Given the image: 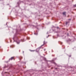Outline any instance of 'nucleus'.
<instances>
[{"mask_svg": "<svg viewBox=\"0 0 76 76\" xmlns=\"http://www.w3.org/2000/svg\"><path fill=\"white\" fill-rule=\"evenodd\" d=\"M14 57H11V58L9 59V60H13V59Z\"/></svg>", "mask_w": 76, "mask_h": 76, "instance_id": "obj_1", "label": "nucleus"}, {"mask_svg": "<svg viewBox=\"0 0 76 76\" xmlns=\"http://www.w3.org/2000/svg\"><path fill=\"white\" fill-rule=\"evenodd\" d=\"M63 14V15H66V12H64Z\"/></svg>", "mask_w": 76, "mask_h": 76, "instance_id": "obj_2", "label": "nucleus"}, {"mask_svg": "<svg viewBox=\"0 0 76 76\" xmlns=\"http://www.w3.org/2000/svg\"><path fill=\"white\" fill-rule=\"evenodd\" d=\"M36 52H38L39 51V49H37V50H36Z\"/></svg>", "mask_w": 76, "mask_h": 76, "instance_id": "obj_3", "label": "nucleus"}, {"mask_svg": "<svg viewBox=\"0 0 76 76\" xmlns=\"http://www.w3.org/2000/svg\"><path fill=\"white\" fill-rule=\"evenodd\" d=\"M74 7H76V4L75 5H73Z\"/></svg>", "mask_w": 76, "mask_h": 76, "instance_id": "obj_4", "label": "nucleus"}, {"mask_svg": "<svg viewBox=\"0 0 76 76\" xmlns=\"http://www.w3.org/2000/svg\"><path fill=\"white\" fill-rule=\"evenodd\" d=\"M69 23V22H66V24L67 25V23Z\"/></svg>", "mask_w": 76, "mask_h": 76, "instance_id": "obj_5", "label": "nucleus"}, {"mask_svg": "<svg viewBox=\"0 0 76 76\" xmlns=\"http://www.w3.org/2000/svg\"><path fill=\"white\" fill-rule=\"evenodd\" d=\"M43 43L44 44L43 45H42V46H43V45L45 44V41H44Z\"/></svg>", "mask_w": 76, "mask_h": 76, "instance_id": "obj_6", "label": "nucleus"}, {"mask_svg": "<svg viewBox=\"0 0 76 76\" xmlns=\"http://www.w3.org/2000/svg\"><path fill=\"white\" fill-rule=\"evenodd\" d=\"M17 43L18 44H19V43H20V42H17Z\"/></svg>", "mask_w": 76, "mask_h": 76, "instance_id": "obj_7", "label": "nucleus"}, {"mask_svg": "<svg viewBox=\"0 0 76 76\" xmlns=\"http://www.w3.org/2000/svg\"><path fill=\"white\" fill-rule=\"evenodd\" d=\"M31 51H35V50H31Z\"/></svg>", "mask_w": 76, "mask_h": 76, "instance_id": "obj_8", "label": "nucleus"}, {"mask_svg": "<svg viewBox=\"0 0 76 76\" xmlns=\"http://www.w3.org/2000/svg\"><path fill=\"white\" fill-rule=\"evenodd\" d=\"M71 20V19H69V20Z\"/></svg>", "mask_w": 76, "mask_h": 76, "instance_id": "obj_9", "label": "nucleus"}, {"mask_svg": "<svg viewBox=\"0 0 76 76\" xmlns=\"http://www.w3.org/2000/svg\"><path fill=\"white\" fill-rule=\"evenodd\" d=\"M57 28L58 29V27H57Z\"/></svg>", "mask_w": 76, "mask_h": 76, "instance_id": "obj_10", "label": "nucleus"}, {"mask_svg": "<svg viewBox=\"0 0 76 76\" xmlns=\"http://www.w3.org/2000/svg\"><path fill=\"white\" fill-rule=\"evenodd\" d=\"M34 34H35V35H37V34H36L35 33H34Z\"/></svg>", "mask_w": 76, "mask_h": 76, "instance_id": "obj_11", "label": "nucleus"}, {"mask_svg": "<svg viewBox=\"0 0 76 76\" xmlns=\"http://www.w3.org/2000/svg\"><path fill=\"white\" fill-rule=\"evenodd\" d=\"M44 51H45V49H44Z\"/></svg>", "mask_w": 76, "mask_h": 76, "instance_id": "obj_12", "label": "nucleus"}, {"mask_svg": "<svg viewBox=\"0 0 76 76\" xmlns=\"http://www.w3.org/2000/svg\"><path fill=\"white\" fill-rule=\"evenodd\" d=\"M54 64H56L55 62L54 63Z\"/></svg>", "mask_w": 76, "mask_h": 76, "instance_id": "obj_13", "label": "nucleus"}, {"mask_svg": "<svg viewBox=\"0 0 76 76\" xmlns=\"http://www.w3.org/2000/svg\"><path fill=\"white\" fill-rule=\"evenodd\" d=\"M69 57H71V56H69Z\"/></svg>", "mask_w": 76, "mask_h": 76, "instance_id": "obj_14", "label": "nucleus"}, {"mask_svg": "<svg viewBox=\"0 0 76 76\" xmlns=\"http://www.w3.org/2000/svg\"><path fill=\"white\" fill-rule=\"evenodd\" d=\"M10 42H12L11 41V40H10Z\"/></svg>", "mask_w": 76, "mask_h": 76, "instance_id": "obj_15", "label": "nucleus"}, {"mask_svg": "<svg viewBox=\"0 0 76 76\" xmlns=\"http://www.w3.org/2000/svg\"><path fill=\"white\" fill-rule=\"evenodd\" d=\"M57 69V68H55V69Z\"/></svg>", "mask_w": 76, "mask_h": 76, "instance_id": "obj_16", "label": "nucleus"}, {"mask_svg": "<svg viewBox=\"0 0 76 76\" xmlns=\"http://www.w3.org/2000/svg\"><path fill=\"white\" fill-rule=\"evenodd\" d=\"M23 53H24V51H23Z\"/></svg>", "mask_w": 76, "mask_h": 76, "instance_id": "obj_17", "label": "nucleus"}, {"mask_svg": "<svg viewBox=\"0 0 76 76\" xmlns=\"http://www.w3.org/2000/svg\"><path fill=\"white\" fill-rule=\"evenodd\" d=\"M48 37H49V36H48Z\"/></svg>", "mask_w": 76, "mask_h": 76, "instance_id": "obj_18", "label": "nucleus"}]
</instances>
